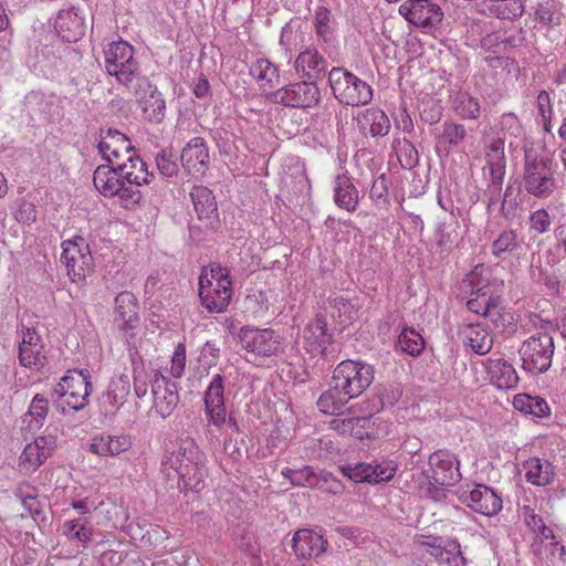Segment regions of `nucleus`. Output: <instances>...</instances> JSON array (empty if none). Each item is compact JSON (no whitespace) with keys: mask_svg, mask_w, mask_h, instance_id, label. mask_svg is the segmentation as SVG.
Segmentation results:
<instances>
[{"mask_svg":"<svg viewBox=\"0 0 566 566\" xmlns=\"http://www.w3.org/2000/svg\"><path fill=\"white\" fill-rule=\"evenodd\" d=\"M464 126L454 123H446L443 132L438 137L437 148L448 153L450 146H458L465 137Z\"/></svg>","mask_w":566,"mask_h":566,"instance_id":"nucleus-51","label":"nucleus"},{"mask_svg":"<svg viewBox=\"0 0 566 566\" xmlns=\"http://www.w3.org/2000/svg\"><path fill=\"white\" fill-rule=\"evenodd\" d=\"M122 178L125 185L136 186L148 185L154 179V172L148 170L146 163L135 154H130L123 163H118Z\"/></svg>","mask_w":566,"mask_h":566,"instance_id":"nucleus-33","label":"nucleus"},{"mask_svg":"<svg viewBox=\"0 0 566 566\" xmlns=\"http://www.w3.org/2000/svg\"><path fill=\"white\" fill-rule=\"evenodd\" d=\"M327 541L312 530H298L292 538V548L296 557L308 559L321 556L327 549Z\"/></svg>","mask_w":566,"mask_h":566,"instance_id":"nucleus-27","label":"nucleus"},{"mask_svg":"<svg viewBox=\"0 0 566 566\" xmlns=\"http://www.w3.org/2000/svg\"><path fill=\"white\" fill-rule=\"evenodd\" d=\"M397 467L391 460L371 463V483L387 482L396 474Z\"/></svg>","mask_w":566,"mask_h":566,"instance_id":"nucleus-58","label":"nucleus"},{"mask_svg":"<svg viewBox=\"0 0 566 566\" xmlns=\"http://www.w3.org/2000/svg\"><path fill=\"white\" fill-rule=\"evenodd\" d=\"M97 148L98 153L109 165L118 164L117 160L122 156L127 157L132 154L129 139L115 129H108L105 134H102Z\"/></svg>","mask_w":566,"mask_h":566,"instance_id":"nucleus-29","label":"nucleus"},{"mask_svg":"<svg viewBox=\"0 0 566 566\" xmlns=\"http://www.w3.org/2000/svg\"><path fill=\"white\" fill-rule=\"evenodd\" d=\"M522 515L524 523L534 534H536L537 531H539L545 524L542 516L536 514L535 511L528 505H524L522 507Z\"/></svg>","mask_w":566,"mask_h":566,"instance_id":"nucleus-64","label":"nucleus"},{"mask_svg":"<svg viewBox=\"0 0 566 566\" xmlns=\"http://www.w3.org/2000/svg\"><path fill=\"white\" fill-rule=\"evenodd\" d=\"M336 389L344 391L350 399L359 397L373 382L374 368L361 360H343L333 371Z\"/></svg>","mask_w":566,"mask_h":566,"instance_id":"nucleus-10","label":"nucleus"},{"mask_svg":"<svg viewBox=\"0 0 566 566\" xmlns=\"http://www.w3.org/2000/svg\"><path fill=\"white\" fill-rule=\"evenodd\" d=\"M396 347L410 356H418L424 348V339L416 329L403 328Z\"/></svg>","mask_w":566,"mask_h":566,"instance_id":"nucleus-47","label":"nucleus"},{"mask_svg":"<svg viewBox=\"0 0 566 566\" xmlns=\"http://www.w3.org/2000/svg\"><path fill=\"white\" fill-rule=\"evenodd\" d=\"M160 471L171 488L199 492L208 474L207 457L191 438H178L166 446Z\"/></svg>","mask_w":566,"mask_h":566,"instance_id":"nucleus-1","label":"nucleus"},{"mask_svg":"<svg viewBox=\"0 0 566 566\" xmlns=\"http://www.w3.org/2000/svg\"><path fill=\"white\" fill-rule=\"evenodd\" d=\"M250 74L259 87L266 92L280 83V71L276 64L265 57L256 59L250 66Z\"/></svg>","mask_w":566,"mask_h":566,"instance_id":"nucleus-35","label":"nucleus"},{"mask_svg":"<svg viewBox=\"0 0 566 566\" xmlns=\"http://www.w3.org/2000/svg\"><path fill=\"white\" fill-rule=\"evenodd\" d=\"M517 382L518 376L515 368L507 361L497 359V389H513Z\"/></svg>","mask_w":566,"mask_h":566,"instance_id":"nucleus-55","label":"nucleus"},{"mask_svg":"<svg viewBox=\"0 0 566 566\" xmlns=\"http://www.w3.org/2000/svg\"><path fill=\"white\" fill-rule=\"evenodd\" d=\"M328 83L334 97L343 105H366L373 99L371 87L344 67H333Z\"/></svg>","mask_w":566,"mask_h":566,"instance_id":"nucleus-7","label":"nucleus"},{"mask_svg":"<svg viewBox=\"0 0 566 566\" xmlns=\"http://www.w3.org/2000/svg\"><path fill=\"white\" fill-rule=\"evenodd\" d=\"M554 350V340L548 333L531 336L520 349L524 368L534 374L547 371L552 366Z\"/></svg>","mask_w":566,"mask_h":566,"instance_id":"nucleus-12","label":"nucleus"},{"mask_svg":"<svg viewBox=\"0 0 566 566\" xmlns=\"http://www.w3.org/2000/svg\"><path fill=\"white\" fill-rule=\"evenodd\" d=\"M486 270L483 266H475L463 280L461 289L464 293H470V298L467 301L469 311L488 315L494 307L492 296L488 295L489 279L484 275Z\"/></svg>","mask_w":566,"mask_h":566,"instance_id":"nucleus-16","label":"nucleus"},{"mask_svg":"<svg viewBox=\"0 0 566 566\" xmlns=\"http://www.w3.org/2000/svg\"><path fill=\"white\" fill-rule=\"evenodd\" d=\"M318 481L315 489H319L331 494H342L344 491L343 483L336 479L331 472L326 470H319Z\"/></svg>","mask_w":566,"mask_h":566,"instance_id":"nucleus-61","label":"nucleus"},{"mask_svg":"<svg viewBox=\"0 0 566 566\" xmlns=\"http://www.w3.org/2000/svg\"><path fill=\"white\" fill-rule=\"evenodd\" d=\"M143 116L148 122L160 123L166 115V102L163 94L147 77L137 78L130 88Z\"/></svg>","mask_w":566,"mask_h":566,"instance_id":"nucleus-14","label":"nucleus"},{"mask_svg":"<svg viewBox=\"0 0 566 566\" xmlns=\"http://www.w3.org/2000/svg\"><path fill=\"white\" fill-rule=\"evenodd\" d=\"M553 218L544 208L535 210L530 216V230L536 234L547 232L552 226Z\"/></svg>","mask_w":566,"mask_h":566,"instance_id":"nucleus-59","label":"nucleus"},{"mask_svg":"<svg viewBox=\"0 0 566 566\" xmlns=\"http://www.w3.org/2000/svg\"><path fill=\"white\" fill-rule=\"evenodd\" d=\"M418 545L440 563H446L450 566L465 565V558L457 539L421 536Z\"/></svg>","mask_w":566,"mask_h":566,"instance_id":"nucleus-21","label":"nucleus"},{"mask_svg":"<svg viewBox=\"0 0 566 566\" xmlns=\"http://www.w3.org/2000/svg\"><path fill=\"white\" fill-rule=\"evenodd\" d=\"M334 202L335 205L348 212H354L359 202V192L349 176L340 174L334 180Z\"/></svg>","mask_w":566,"mask_h":566,"instance_id":"nucleus-34","label":"nucleus"},{"mask_svg":"<svg viewBox=\"0 0 566 566\" xmlns=\"http://www.w3.org/2000/svg\"><path fill=\"white\" fill-rule=\"evenodd\" d=\"M370 422L367 417H337L334 418L329 426L340 436H350L356 439L363 440L369 438L368 432L365 430L366 426Z\"/></svg>","mask_w":566,"mask_h":566,"instance_id":"nucleus-38","label":"nucleus"},{"mask_svg":"<svg viewBox=\"0 0 566 566\" xmlns=\"http://www.w3.org/2000/svg\"><path fill=\"white\" fill-rule=\"evenodd\" d=\"M281 473L294 486L314 489L317 485L319 470L306 465L301 469L284 468Z\"/></svg>","mask_w":566,"mask_h":566,"instance_id":"nucleus-45","label":"nucleus"},{"mask_svg":"<svg viewBox=\"0 0 566 566\" xmlns=\"http://www.w3.org/2000/svg\"><path fill=\"white\" fill-rule=\"evenodd\" d=\"M524 185L526 191L536 198H547L557 188L553 159L544 154L524 149Z\"/></svg>","mask_w":566,"mask_h":566,"instance_id":"nucleus-4","label":"nucleus"},{"mask_svg":"<svg viewBox=\"0 0 566 566\" xmlns=\"http://www.w3.org/2000/svg\"><path fill=\"white\" fill-rule=\"evenodd\" d=\"M453 108L464 118H476L480 113L479 102L465 92H459L454 96Z\"/></svg>","mask_w":566,"mask_h":566,"instance_id":"nucleus-52","label":"nucleus"},{"mask_svg":"<svg viewBox=\"0 0 566 566\" xmlns=\"http://www.w3.org/2000/svg\"><path fill=\"white\" fill-rule=\"evenodd\" d=\"M468 505L485 516L495 514V492L484 485H476L465 499Z\"/></svg>","mask_w":566,"mask_h":566,"instance_id":"nucleus-39","label":"nucleus"},{"mask_svg":"<svg viewBox=\"0 0 566 566\" xmlns=\"http://www.w3.org/2000/svg\"><path fill=\"white\" fill-rule=\"evenodd\" d=\"M114 319L118 328L130 338L139 326L138 302L129 291L120 292L114 301Z\"/></svg>","mask_w":566,"mask_h":566,"instance_id":"nucleus-22","label":"nucleus"},{"mask_svg":"<svg viewBox=\"0 0 566 566\" xmlns=\"http://www.w3.org/2000/svg\"><path fill=\"white\" fill-rule=\"evenodd\" d=\"M226 378L221 374H214L205 391V415L209 426L219 432L232 437L239 432V426L234 418L228 417L224 406Z\"/></svg>","mask_w":566,"mask_h":566,"instance_id":"nucleus-5","label":"nucleus"},{"mask_svg":"<svg viewBox=\"0 0 566 566\" xmlns=\"http://www.w3.org/2000/svg\"><path fill=\"white\" fill-rule=\"evenodd\" d=\"M429 468L424 471L430 481L420 486L423 495L439 501L444 497V486H452L460 481L458 459L447 450H438L430 454Z\"/></svg>","mask_w":566,"mask_h":566,"instance_id":"nucleus-3","label":"nucleus"},{"mask_svg":"<svg viewBox=\"0 0 566 566\" xmlns=\"http://www.w3.org/2000/svg\"><path fill=\"white\" fill-rule=\"evenodd\" d=\"M104 55L105 70L108 75L116 78L117 83L130 90L137 78L144 77L140 75L134 48L127 42L119 40L111 43Z\"/></svg>","mask_w":566,"mask_h":566,"instance_id":"nucleus-8","label":"nucleus"},{"mask_svg":"<svg viewBox=\"0 0 566 566\" xmlns=\"http://www.w3.org/2000/svg\"><path fill=\"white\" fill-rule=\"evenodd\" d=\"M14 219L22 224H32L36 220V207L24 198L18 199L13 209Z\"/></svg>","mask_w":566,"mask_h":566,"instance_id":"nucleus-57","label":"nucleus"},{"mask_svg":"<svg viewBox=\"0 0 566 566\" xmlns=\"http://www.w3.org/2000/svg\"><path fill=\"white\" fill-rule=\"evenodd\" d=\"M353 119L356 122L358 130L364 136H386L391 127L388 116L378 107H369L359 111Z\"/></svg>","mask_w":566,"mask_h":566,"instance_id":"nucleus-26","label":"nucleus"},{"mask_svg":"<svg viewBox=\"0 0 566 566\" xmlns=\"http://www.w3.org/2000/svg\"><path fill=\"white\" fill-rule=\"evenodd\" d=\"M274 98L287 107L311 108L321 101V91L316 83L305 80L279 88Z\"/></svg>","mask_w":566,"mask_h":566,"instance_id":"nucleus-18","label":"nucleus"},{"mask_svg":"<svg viewBox=\"0 0 566 566\" xmlns=\"http://www.w3.org/2000/svg\"><path fill=\"white\" fill-rule=\"evenodd\" d=\"M513 407L523 415H530L537 418L548 417L551 408L547 401L538 396L518 394L513 398Z\"/></svg>","mask_w":566,"mask_h":566,"instance_id":"nucleus-41","label":"nucleus"},{"mask_svg":"<svg viewBox=\"0 0 566 566\" xmlns=\"http://www.w3.org/2000/svg\"><path fill=\"white\" fill-rule=\"evenodd\" d=\"M153 407L163 418H168L179 402L176 384L159 373H155L150 379Z\"/></svg>","mask_w":566,"mask_h":566,"instance_id":"nucleus-20","label":"nucleus"},{"mask_svg":"<svg viewBox=\"0 0 566 566\" xmlns=\"http://www.w3.org/2000/svg\"><path fill=\"white\" fill-rule=\"evenodd\" d=\"M56 448L57 437L46 431L24 447L19 458V467L32 473L53 454Z\"/></svg>","mask_w":566,"mask_h":566,"instance_id":"nucleus-19","label":"nucleus"},{"mask_svg":"<svg viewBox=\"0 0 566 566\" xmlns=\"http://www.w3.org/2000/svg\"><path fill=\"white\" fill-rule=\"evenodd\" d=\"M494 336L484 328L476 326L470 329L469 344L479 355L489 353L493 346Z\"/></svg>","mask_w":566,"mask_h":566,"instance_id":"nucleus-53","label":"nucleus"},{"mask_svg":"<svg viewBox=\"0 0 566 566\" xmlns=\"http://www.w3.org/2000/svg\"><path fill=\"white\" fill-rule=\"evenodd\" d=\"M313 27L319 41H331L334 31L331 10L323 6L317 7L313 18Z\"/></svg>","mask_w":566,"mask_h":566,"instance_id":"nucleus-49","label":"nucleus"},{"mask_svg":"<svg viewBox=\"0 0 566 566\" xmlns=\"http://www.w3.org/2000/svg\"><path fill=\"white\" fill-rule=\"evenodd\" d=\"M502 137L497 135V151L504 154L507 144L512 161L516 160L523 147L521 146L522 127L517 117L513 114H503L500 120Z\"/></svg>","mask_w":566,"mask_h":566,"instance_id":"nucleus-31","label":"nucleus"},{"mask_svg":"<svg viewBox=\"0 0 566 566\" xmlns=\"http://www.w3.org/2000/svg\"><path fill=\"white\" fill-rule=\"evenodd\" d=\"M398 13L409 24L426 33L437 30L444 15L441 7L432 0H405Z\"/></svg>","mask_w":566,"mask_h":566,"instance_id":"nucleus-13","label":"nucleus"},{"mask_svg":"<svg viewBox=\"0 0 566 566\" xmlns=\"http://www.w3.org/2000/svg\"><path fill=\"white\" fill-rule=\"evenodd\" d=\"M517 230L510 229L509 231H503L497 237V265L504 262V258H502L503 253H510L511 260L510 264L514 265L515 262H518L520 253L522 250L521 241L517 238Z\"/></svg>","mask_w":566,"mask_h":566,"instance_id":"nucleus-43","label":"nucleus"},{"mask_svg":"<svg viewBox=\"0 0 566 566\" xmlns=\"http://www.w3.org/2000/svg\"><path fill=\"white\" fill-rule=\"evenodd\" d=\"M230 271L220 264L203 269L199 277V296L202 306L210 313L224 312L232 297Z\"/></svg>","mask_w":566,"mask_h":566,"instance_id":"nucleus-2","label":"nucleus"},{"mask_svg":"<svg viewBox=\"0 0 566 566\" xmlns=\"http://www.w3.org/2000/svg\"><path fill=\"white\" fill-rule=\"evenodd\" d=\"M326 69V60L314 46H304L294 61L296 74L314 83L325 74Z\"/></svg>","mask_w":566,"mask_h":566,"instance_id":"nucleus-25","label":"nucleus"},{"mask_svg":"<svg viewBox=\"0 0 566 566\" xmlns=\"http://www.w3.org/2000/svg\"><path fill=\"white\" fill-rule=\"evenodd\" d=\"M49 412V401L42 395H35L29 406L28 412L23 417V423L30 430H38L44 424Z\"/></svg>","mask_w":566,"mask_h":566,"instance_id":"nucleus-44","label":"nucleus"},{"mask_svg":"<svg viewBox=\"0 0 566 566\" xmlns=\"http://www.w3.org/2000/svg\"><path fill=\"white\" fill-rule=\"evenodd\" d=\"M300 346L312 357L322 356L326 359L334 357L333 335L327 332V323L323 315H316L306 324L298 342Z\"/></svg>","mask_w":566,"mask_h":566,"instance_id":"nucleus-15","label":"nucleus"},{"mask_svg":"<svg viewBox=\"0 0 566 566\" xmlns=\"http://www.w3.org/2000/svg\"><path fill=\"white\" fill-rule=\"evenodd\" d=\"M133 446V438L128 433H97L90 440L88 450L104 458H116L128 451Z\"/></svg>","mask_w":566,"mask_h":566,"instance_id":"nucleus-23","label":"nucleus"},{"mask_svg":"<svg viewBox=\"0 0 566 566\" xmlns=\"http://www.w3.org/2000/svg\"><path fill=\"white\" fill-rule=\"evenodd\" d=\"M522 0H497V19L514 20L522 15Z\"/></svg>","mask_w":566,"mask_h":566,"instance_id":"nucleus-60","label":"nucleus"},{"mask_svg":"<svg viewBox=\"0 0 566 566\" xmlns=\"http://www.w3.org/2000/svg\"><path fill=\"white\" fill-rule=\"evenodd\" d=\"M90 371L87 369L69 370L59 384L54 387L53 392L60 399V405L64 412L80 411L88 403V396L92 390Z\"/></svg>","mask_w":566,"mask_h":566,"instance_id":"nucleus-9","label":"nucleus"},{"mask_svg":"<svg viewBox=\"0 0 566 566\" xmlns=\"http://www.w3.org/2000/svg\"><path fill=\"white\" fill-rule=\"evenodd\" d=\"M525 479L536 486H546L554 481L555 471L548 460L531 458L523 463Z\"/></svg>","mask_w":566,"mask_h":566,"instance_id":"nucleus-36","label":"nucleus"},{"mask_svg":"<svg viewBox=\"0 0 566 566\" xmlns=\"http://www.w3.org/2000/svg\"><path fill=\"white\" fill-rule=\"evenodd\" d=\"M46 356L40 335L31 328L22 333V339L19 345V361L22 366L39 370L45 364Z\"/></svg>","mask_w":566,"mask_h":566,"instance_id":"nucleus-24","label":"nucleus"},{"mask_svg":"<svg viewBox=\"0 0 566 566\" xmlns=\"http://www.w3.org/2000/svg\"><path fill=\"white\" fill-rule=\"evenodd\" d=\"M273 305V292L268 289H248L242 301V312L253 319H263L269 316Z\"/></svg>","mask_w":566,"mask_h":566,"instance_id":"nucleus-30","label":"nucleus"},{"mask_svg":"<svg viewBox=\"0 0 566 566\" xmlns=\"http://www.w3.org/2000/svg\"><path fill=\"white\" fill-rule=\"evenodd\" d=\"M180 159L188 174L192 176L203 175L209 161L206 142L201 137L191 138L182 149Z\"/></svg>","mask_w":566,"mask_h":566,"instance_id":"nucleus-28","label":"nucleus"},{"mask_svg":"<svg viewBox=\"0 0 566 566\" xmlns=\"http://www.w3.org/2000/svg\"><path fill=\"white\" fill-rule=\"evenodd\" d=\"M190 197L199 219H211L217 214V202L212 191L205 186H195Z\"/></svg>","mask_w":566,"mask_h":566,"instance_id":"nucleus-40","label":"nucleus"},{"mask_svg":"<svg viewBox=\"0 0 566 566\" xmlns=\"http://www.w3.org/2000/svg\"><path fill=\"white\" fill-rule=\"evenodd\" d=\"M327 310L334 318L338 319L342 326L350 324L357 312L355 306L342 296L329 298Z\"/></svg>","mask_w":566,"mask_h":566,"instance_id":"nucleus-48","label":"nucleus"},{"mask_svg":"<svg viewBox=\"0 0 566 566\" xmlns=\"http://www.w3.org/2000/svg\"><path fill=\"white\" fill-rule=\"evenodd\" d=\"M497 329L505 337L514 335L518 329V316L512 312L497 313Z\"/></svg>","mask_w":566,"mask_h":566,"instance_id":"nucleus-62","label":"nucleus"},{"mask_svg":"<svg viewBox=\"0 0 566 566\" xmlns=\"http://www.w3.org/2000/svg\"><path fill=\"white\" fill-rule=\"evenodd\" d=\"M340 471L345 476L356 483H371V463L345 464L340 467Z\"/></svg>","mask_w":566,"mask_h":566,"instance_id":"nucleus-56","label":"nucleus"},{"mask_svg":"<svg viewBox=\"0 0 566 566\" xmlns=\"http://www.w3.org/2000/svg\"><path fill=\"white\" fill-rule=\"evenodd\" d=\"M88 521L85 518H74L65 521L63 524V534L70 541H76L86 546L92 539V528L87 526Z\"/></svg>","mask_w":566,"mask_h":566,"instance_id":"nucleus-46","label":"nucleus"},{"mask_svg":"<svg viewBox=\"0 0 566 566\" xmlns=\"http://www.w3.org/2000/svg\"><path fill=\"white\" fill-rule=\"evenodd\" d=\"M349 400L352 399L347 395H344L343 390L336 389V384L332 381L331 388L319 396L317 407L323 413L335 415L338 413Z\"/></svg>","mask_w":566,"mask_h":566,"instance_id":"nucleus-42","label":"nucleus"},{"mask_svg":"<svg viewBox=\"0 0 566 566\" xmlns=\"http://www.w3.org/2000/svg\"><path fill=\"white\" fill-rule=\"evenodd\" d=\"M241 346L261 357H271L280 352L282 339L271 328L242 327L239 333Z\"/></svg>","mask_w":566,"mask_h":566,"instance_id":"nucleus-17","label":"nucleus"},{"mask_svg":"<svg viewBox=\"0 0 566 566\" xmlns=\"http://www.w3.org/2000/svg\"><path fill=\"white\" fill-rule=\"evenodd\" d=\"M93 182L101 195L118 197L126 209L135 207L142 199V192L136 186L125 185L118 164L98 166L94 171Z\"/></svg>","mask_w":566,"mask_h":566,"instance_id":"nucleus-6","label":"nucleus"},{"mask_svg":"<svg viewBox=\"0 0 566 566\" xmlns=\"http://www.w3.org/2000/svg\"><path fill=\"white\" fill-rule=\"evenodd\" d=\"M186 367V347L179 343L171 357L170 374L175 378H180L184 375Z\"/></svg>","mask_w":566,"mask_h":566,"instance_id":"nucleus-63","label":"nucleus"},{"mask_svg":"<svg viewBox=\"0 0 566 566\" xmlns=\"http://www.w3.org/2000/svg\"><path fill=\"white\" fill-rule=\"evenodd\" d=\"M522 191L518 184H510L504 192L501 212L504 219L512 224L521 226L522 217Z\"/></svg>","mask_w":566,"mask_h":566,"instance_id":"nucleus-37","label":"nucleus"},{"mask_svg":"<svg viewBox=\"0 0 566 566\" xmlns=\"http://www.w3.org/2000/svg\"><path fill=\"white\" fill-rule=\"evenodd\" d=\"M129 394L130 378L127 374L117 375L111 380L107 396L114 406H122L128 398Z\"/></svg>","mask_w":566,"mask_h":566,"instance_id":"nucleus-50","label":"nucleus"},{"mask_svg":"<svg viewBox=\"0 0 566 566\" xmlns=\"http://www.w3.org/2000/svg\"><path fill=\"white\" fill-rule=\"evenodd\" d=\"M61 261L66 268L70 280L82 283L93 272V256L88 242L81 235L62 242Z\"/></svg>","mask_w":566,"mask_h":566,"instance_id":"nucleus-11","label":"nucleus"},{"mask_svg":"<svg viewBox=\"0 0 566 566\" xmlns=\"http://www.w3.org/2000/svg\"><path fill=\"white\" fill-rule=\"evenodd\" d=\"M55 30L66 42H76L85 33V20L76 10H61L55 19Z\"/></svg>","mask_w":566,"mask_h":566,"instance_id":"nucleus-32","label":"nucleus"},{"mask_svg":"<svg viewBox=\"0 0 566 566\" xmlns=\"http://www.w3.org/2000/svg\"><path fill=\"white\" fill-rule=\"evenodd\" d=\"M156 165L159 174L166 178L177 176L179 166L176 155L169 150L164 149L156 156Z\"/></svg>","mask_w":566,"mask_h":566,"instance_id":"nucleus-54","label":"nucleus"}]
</instances>
